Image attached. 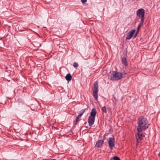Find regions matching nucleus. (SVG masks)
I'll use <instances>...</instances> for the list:
<instances>
[{
  "mask_svg": "<svg viewBox=\"0 0 160 160\" xmlns=\"http://www.w3.org/2000/svg\"><path fill=\"white\" fill-rule=\"evenodd\" d=\"M138 31H137L136 33H135V34L134 35V37H136L137 36V34H138Z\"/></svg>",
  "mask_w": 160,
  "mask_h": 160,
  "instance_id": "obj_20",
  "label": "nucleus"
},
{
  "mask_svg": "<svg viewBox=\"0 0 160 160\" xmlns=\"http://www.w3.org/2000/svg\"><path fill=\"white\" fill-rule=\"evenodd\" d=\"M102 110L103 112H105V113H107V109L105 106L102 107Z\"/></svg>",
  "mask_w": 160,
  "mask_h": 160,
  "instance_id": "obj_14",
  "label": "nucleus"
},
{
  "mask_svg": "<svg viewBox=\"0 0 160 160\" xmlns=\"http://www.w3.org/2000/svg\"><path fill=\"white\" fill-rule=\"evenodd\" d=\"M158 155L160 157V152L158 154Z\"/></svg>",
  "mask_w": 160,
  "mask_h": 160,
  "instance_id": "obj_22",
  "label": "nucleus"
},
{
  "mask_svg": "<svg viewBox=\"0 0 160 160\" xmlns=\"http://www.w3.org/2000/svg\"><path fill=\"white\" fill-rule=\"evenodd\" d=\"M135 32V30L133 29L130 31L127 34L126 40H130L132 37Z\"/></svg>",
  "mask_w": 160,
  "mask_h": 160,
  "instance_id": "obj_7",
  "label": "nucleus"
},
{
  "mask_svg": "<svg viewBox=\"0 0 160 160\" xmlns=\"http://www.w3.org/2000/svg\"><path fill=\"white\" fill-rule=\"evenodd\" d=\"M104 143V140H98L96 142L95 147L97 148H101L102 147Z\"/></svg>",
  "mask_w": 160,
  "mask_h": 160,
  "instance_id": "obj_8",
  "label": "nucleus"
},
{
  "mask_svg": "<svg viewBox=\"0 0 160 160\" xmlns=\"http://www.w3.org/2000/svg\"><path fill=\"white\" fill-rule=\"evenodd\" d=\"M96 113L97 112L96 108H93L90 112V116H92V117H95Z\"/></svg>",
  "mask_w": 160,
  "mask_h": 160,
  "instance_id": "obj_9",
  "label": "nucleus"
},
{
  "mask_svg": "<svg viewBox=\"0 0 160 160\" xmlns=\"http://www.w3.org/2000/svg\"><path fill=\"white\" fill-rule=\"evenodd\" d=\"M113 160H121L117 156H114L113 157Z\"/></svg>",
  "mask_w": 160,
  "mask_h": 160,
  "instance_id": "obj_17",
  "label": "nucleus"
},
{
  "mask_svg": "<svg viewBox=\"0 0 160 160\" xmlns=\"http://www.w3.org/2000/svg\"><path fill=\"white\" fill-rule=\"evenodd\" d=\"M95 119V117L89 116L88 119V122L89 126L91 127L93 124Z\"/></svg>",
  "mask_w": 160,
  "mask_h": 160,
  "instance_id": "obj_6",
  "label": "nucleus"
},
{
  "mask_svg": "<svg viewBox=\"0 0 160 160\" xmlns=\"http://www.w3.org/2000/svg\"><path fill=\"white\" fill-rule=\"evenodd\" d=\"M142 25H141V22L138 25V28H137V31H138L140 29L141 26Z\"/></svg>",
  "mask_w": 160,
  "mask_h": 160,
  "instance_id": "obj_18",
  "label": "nucleus"
},
{
  "mask_svg": "<svg viewBox=\"0 0 160 160\" xmlns=\"http://www.w3.org/2000/svg\"><path fill=\"white\" fill-rule=\"evenodd\" d=\"M98 82L97 81H96L94 84V88L93 90V96L95 100L96 101H98Z\"/></svg>",
  "mask_w": 160,
  "mask_h": 160,
  "instance_id": "obj_4",
  "label": "nucleus"
},
{
  "mask_svg": "<svg viewBox=\"0 0 160 160\" xmlns=\"http://www.w3.org/2000/svg\"><path fill=\"white\" fill-rule=\"evenodd\" d=\"M139 132H138V133H137L138 136H136L137 140H138V138L140 140H142L145 136V135L143 133L140 134Z\"/></svg>",
  "mask_w": 160,
  "mask_h": 160,
  "instance_id": "obj_10",
  "label": "nucleus"
},
{
  "mask_svg": "<svg viewBox=\"0 0 160 160\" xmlns=\"http://www.w3.org/2000/svg\"><path fill=\"white\" fill-rule=\"evenodd\" d=\"M148 123V121L144 117H139L138 121L137 131L138 132H142V130L147 129L148 127L147 126Z\"/></svg>",
  "mask_w": 160,
  "mask_h": 160,
  "instance_id": "obj_1",
  "label": "nucleus"
},
{
  "mask_svg": "<svg viewBox=\"0 0 160 160\" xmlns=\"http://www.w3.org/2000/svg\"><path fill=\"white\" fill-rule=\"evenodd\" d=\"M81 116L78 115L76 118V119L75 120V125H76L77 124L78 122L80 121V118H81Z\"/></svg>",
  "mask_w": 160,
  "mask_h": 160,
  "instance_id": "obj_13",
  "label": "nucleus"
},
{
  "mask_svg": "<svg viewBox=\"0 0 160 160\" xmlns=\"http://www.w3.org/2000/svg\"><path fill=\"white\" fill-rule=\"evenodd\" d=\"M114 142V138H112L111 137L109 138L108 143L109 147L111 149H112L115 146Z\"/></svg>",
  "mask_w": 160,
  "mask_h": 160,
  "instance_id": "obj_5",
  "label": "nucleus"
},
{
  "mask_svg": "<svg viewBox=\"0 0 160 160\" xmlns=\"http://www.w3.org/2000/svg\"><path fill=\"white\" fill-rule=\"evenodd\" d=\"M145 13V10L143 8L138 9L136 12L137 16L141 19V25H143L144 22Z\"/></svg>",
  "mask_w": 160,
  "mask_h": 160,
  "instance_id": "obj_3",
  "label": "nucleus"
},
{
  "mask_svg": "<svg viewBox=\"0 0 160 160\" xmlns=\"http://www.w3.org/2000/svg\"><path fill=\"white\" fill-rule=\"evenodd\" d=\"M110 80L113 81L118 80L122 78V74L120 72L112 71L111 72Z\"/></svg>",
  "mask_w": 160,
  "mask_h": 160,
  "instance_id": "obj_2",
  "label": "nucleus"
},
{
  "mask_svg": "<svg viewBox=\"0 0 160 160\" xmlns=\"http://www.w3.org/2000/svg\"><path fill=\"white\" fill-rule=\"evenodd\" d=\"M72 78V76L70 73L68 74L65 77L66 79L68 81L71 80Z\"/></svg>",
  "mask_w": 160,
  "mask_h": 160,
  "instance_id": "obj_12",
  "label": "nucleus"
},
{
  "mask_svg": "<svg viewBox=\"0 0 160 160\" xmlns=\"http://www.w3.org/2000/svg\"><path fill=\"white\" fill-rule=\"evenodd\" d=\"M73 66L74 68H76L78 66V63L75 62L73 63Z\"/></svg>",
  "mask_w": 160,
  "mask_h": 160,
  "instance_id": "obj_16",
  "label": "nucleus"
},
{
  "mask_svg": "<svg viewBox=\"0 0 160 160\" xmlns=\"http://www.w3.org/2000/svg\"><path fill=\"white\" fill-rule=\"evenodd\" d=\"M87 0H81V1L82 3H84L86 2Z\"/></svg>",
  "mask_w": 160,
  "mask_h": 160,
  "instance_id": "obj_19",
  "label": "nucleus"
},
{
  "mask_svg": "<svg viewBox=\"0 0 160 160\" xmlns=\"http://www.w3.org/2000/svg\"><path fill=\"white\" fill-rule=\"evenodd\" d=\"M122 63L125 66H127L128 65V62L127 61V59L125 57H123L122 59Z\"/></svg>",
  "mask_w": 160,
  "mask_h": 160,
  "instance_id": "obj_11",
  "label": "nucleus"
},
{
  "mask_svg": "<svg viewBox=\"0 0 160 160\" xmlns=\"http://www.w3.org/2000/svg\"><path fill=\"white\" fill-rule=\"evenodd\" d=\"M86 110V109H84L81 110L80 111V113L79 114V115H80L81 116H82V115H83V113Z\"/></svg>",
  "mask_w": 160,
  "mask_h": 160,
  "instance_id": "obj_15",
  "label": "nucleus"
},
{
  "mask_svg": "<svg viewBox=\"0 0 160 160\" xmlns=\"http://www.w3.org/2000/svg\"><path fill=\"white\" fill-rule=\"evenodd\" d=\"M123 74H124V75L126 74V72H124L122 74V75H123Z\"/></svg>",
  "mask_w": 160,
  "mask_h": 160,
  "instance_id": "obj_21",
  "label": "nucleus"
}]
</instances>
